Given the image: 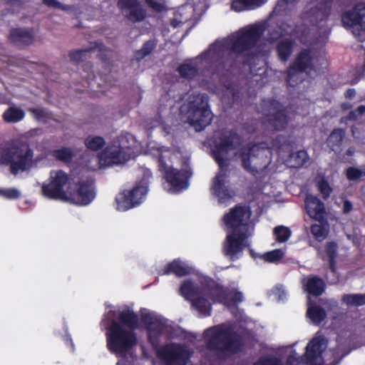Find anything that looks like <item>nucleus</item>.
<instances>
[{"mask_svg":"<svg viewBox=\"0 0 365 365\" xmlns=\"http://www.w3.org/2000/svg\"><path fill=\"white\" fill-rule=\"evenodd\" d=\"M262 32L257 26L242 29L231 40L228 53L222 44L212 43L198 58L208 65L212 75L227 77L236 70L255 63L257 55L251 50L256 46Z\"/></svg>","mask_w":365,"mask_h":365,"instance_id":"f257e3e1","label":"nucleus"},{"mask_svg":"<svg viewBox=\"0 0 365 365\" xmlns=\"http://www.w3.org/2000/svg\"><path fill=\"white\" fill-rule=\"evenodd\" d=\"M242 141V136L235 130L231 129L222 132L212 143V155L220 171L213 179L211 189L220 204L227 202L232 197L230 187L225 185L229 172L227 156L230 151L240 148Z\"/></svg>","mask_w":365,"mask_h":365,"instance_id":"f03ea898","label":"nucleus"},{"mask_svg":"<svg viewBox=\"0 0 365 365\" xmlns=\"http://www.w3.org/2000/svg\"><path fill=\"white\" fill-rule=\"evenodd\" d=\"M292 148L289 138L284 135H277L270 144L266 142L248 143L238 151L242 168L247 173L256 175L266 169L272 161V151L278 155L288 153Z\"/></svg>","mask_w":365,"mask_h":365,"instance_id":"7ed1b4c3","label":"nucleus"},{"mask_svg":"<svg viewBox=\"0 0 365 365\" xmlns=\"http://www.w3.org/2000/svg\"><path fill=\"white\" fill-rule=\"evenodd\" d=\"M207 347L211 351H228L237 354L242 351L244 342L242 336L230 325L219 324L205 331Z\"/></svg>","mask_w":365,"mask_h":365,"instance_id":"20e7f679","label":"nucleus"},{"mask_svg":"<svg viewBox=\"0 0 365 365\" xmlns=\"http://www.w3.org/2000/svg\"><path fill=\"white\" fill-rule=\"evenodd\" d=\"M34 150L27 141L16 140L2 148L0 160L2 164L10 166L13 175L19 171H26L32 166Z\"/></svg>","mask_w":365,"mask_h":365,"instance_id":"39448f33","label":"nucleus"},{"mask_svg":"<svg viewBox=\"0 0 365 365\" xmlns=\"http://www.w3.org/2000/svg\"><path fill=\"white\" fill-rule=\"evenodd\" d=\"M106 346L112 354L125 357L138 344L135 331L128 330L115 319H112L106 329Z\"/></svg>","mask_w":365,"mask_h":365,"instance_id":"423d86ee","label":"nucleus"},{"mask_svg":"<svg viewBox=\"0 0 365 365\" xmlns=\"http://www.w3.org/2000/svg\"><path fill=\"white\" fill-rule=\"evenodd\" d=\"M180 110L186 111L188 123L197 132L202 131L210 125L214 116L209 106V97L205 93L194 96L180 108Z\"/></svg>","mask_w":365,"mask_h":365,"instance_id":"0eeeda50","label":"nucleus"},{"mask_svg":"<svg viewBox=\"0 0 365 365\" xmlns=\"http://www.w3.org/2000/svg\"><path fill=\"white\" fill-rule=\"evenodd\" d=\"M157 163L158 171L168 183L170 192H178L187 188L188 180L192 175L190 170H179L173 168L170 158L163 153L158 156Z\"/></svg>","mask_w":365,"mask_h":365,"instance_id":"6e6552de","label":"nucleus"},{"mask_svg":"<svg viewBox=\"0 0 365 365\" xmlns=\"http://www.w3.org/2000/svg\"><path fill=\"white\" fill-rule=\"evenodd\" d=\"M262 112L272 130L286 129L289 123L287 108L274 98H264L261 103Z\"/></svg>","mask_w":365,"mask_h":365,"instance_id":"1a4fd4ad","label":"nucleus"},{"mask_svg":"<svg viewBox=\"0 0 365 365\" xmlns=\"http://www.w3.org/2000/svg\"><path fill=\"white\" fill-rule=\"evenodd\" d=\"M314 54L310 48L302 49L287 69L286 81L291 87L302 82L301 74L314 70Z\"/></svg>","mask_w":365,"mask_h":365,"instance_id":"9d476101","label":"nucleus"},{"mask_svg":"<svg viewBox=\"0 0 365 365\" xmlns=\"http://www.w3.org/2000/svg\"><path fill=\"white\" fill-rule=\"evenodd\" d=\"M341 23L344 28L351 29L360 42L365 41V2L356 3L341 14Z\"/></svg>","mask_w":365,"mask_h":365,"instance_id":"9b49d317","label":"nucleus"},{"mask_svg":"<svg viewBox=\"0 0 365 365\" xmlns=\"http://www.w3.org/2000/svg\"><path fill=\"white\" fill-rule=\"evenodd\" d=\"M70 180V176L61 170L51 171L49 182L42 185V195L50 200L67 201L69 191L65 190L64 188Z\"/></svg>","mask_w":365,"mask_h":365,"instance_id":"f8f14e48","label":"nucleus"},{"mask_svg":"<svg viewBox=\"0 0 365 365\" xmlns=\"http://www.w3.org/2000/svg\"><path fill=\"white\" fill-rule=\"evenodd\" d=\"M324 347L323 339H312L307 345L305 352L302 356L289 354L287 359V365H322V353Z\"/></svg>","mask_w":365,"mask_h":365,"instance_id":"ddd939ff","label":"nucleus"},{"mask_svg":"<svg viewBox=\"0 0 365 365\" xmlns=\"http://www.w3.org/2000/svg\"><path fill=\"white\" fill-rule=\"evenodd\" d=\"M247 230H232L222 245V253L230 260L235 262L243 255V251L250 247Z\"/></svg>","mask_w":365,"mask_h":365,"instance_id":"4468645a","label":"nucleus"},{"mask_svg":"<svg viewBox=\"0 0 365 365\" xmlns=\"http://www.w3.org/2000/svg\"><path fill=\"white\" fill-rule=\"evenodd\" d=\"M148 193V183L139 181L131 190H125L115 197L117 210L127 211L139 205Z\"/></svg>","mask_w":365,"mask_h":365,"instance_id":"2eb2a0df","label":"nucleus"},{"mask_svg":"<svg viewBox=\"0 0 365 365\" xmlns=\"http://www.w3.org/2000/svg\"><path fill=\"white\" fill-rule=\"evenodd\" d=\"M158 357L166 365H186L190 355L180 344L170 343L157 350Z\"/></svg>","mask_w":365,"mask_h":365,"instance_id":"dca6fc26","label":"nucleus"},{"mask_svg":"<svg viewBox=\"0 0 365 365\" xmlns=\"http://www.w3.org/2000/svg\"><path fill=\"white\" fill-rule=\"evenodd\" d=\"M251 214V210L249 206L237 204L223 216V222L228 229L232 230H247V232L248 221Z\"/></svg>","mask_w":365,"mask_h":365,"instance_id":"f3484780","label":"nucleus"},{"mask_svg":"<svg viewBox=\"0 0 365 365\" xmlns=\"http://www.w3.org/2000/svg\"><path fill=\"white\" fill-rule=\"evenodd\" d=\"M200 293L207 297L213 304L228 306V298L232 291L212 278L202 283Z\"/></svg>","mask_w":365,"mask_h":365,"instance_id":"a211bd4d","label":"nucleus"},{"mask_svg":"<svg viewBox=\"0 0 365 365\" xmlns=\"http://www.w3.org/2000/svg\"><path fill=\"white\" fill-rule=\"evenodd\" d=\"M95 186L89 180L79 181L76 184V190L68 192V200L78 205H88L95 198Z\"/></svg>","mask_w":365,"mask_h":365,"instance_id":"6ab92c4d","label":"nucleus"},{"mask_svg":"<svg viewBox=\"0 0 365 365\" xmlns=\"http://www.w3.org/2000/svg\"><path fill=\"white\" fill-rule=\"evenodd\" d=\"M8 41L15 47L23 49L35 42V31L32 27L11 28Z\"/></svg>","mask_w":365,"mask_h":365,"instance_id":"aec40b11","label":"nucleus"},{"mask_svg":"<svg viewBox=\"0 0 365 365\" xmlns=\"http://www.w3.org/2000/svg\"><path fill=\"white\" fill-rule=\"evenodd\" d=\"M129 148H123L120 145H112L107 147L102 153V158L108 165L125 163L130 157L128 152Z\"/></svg>","mask_w":365,"mask_h":365,"instance_id":"412c9836","label":"nucleus"},{"mask_svg":"<svg viewBox=\"0 0 365 365\" xmlns=\"http://www.w3.org/2000/svg\"><path fill=\"white\" fill-rule=\"evenodd\" d=\"M304 203L307 213L311 218L322 220L325 216L324 204L317 197L307 195Z\"/></svg>","mask_w":365,"mask_h":365,"instance_id":"4be33fe9","label":"nucleus"},{"mask_svg":"<svg viewBox=\"0 0 365 365\" xmlns=\"http://www.w3.org/2000/svg\"><path fill=\"white\" fill-rule=\"evenodd\" d=\"M294 46V41L289 38L279 40L275 46L278 59L283 63L287 62L292 56Z\"/></svg>","mask_w":365,"mask_h":365,"instance_id":"5701e85b","label":"nucleus"},{"mask_svg":"<svg viewBox=\"0 0 365 365\" xmlns=\"http://www.w3.org/2000/svg\"><path fill=\"white\" fill-rule=\"evenodd\" d=\"M190 273V268L180 259H175L168 263L162 270V274L168 275L173 274L178 277L188 275Z\"/></svg>","mask_w":365,"mask_h":365,"instance_id":"b1692460","label":"nucleus"},{"mask_svg":"<svg viewBox=\"0 0 365 365\" xmlns=\"http://www.w3.org/2000/svg\"><path fill=\"white\" fill-rule=\"evenodd\" d=\"M117 322L128 330H133V331H135L139 327L138 314L129 309L123 310L119 313L118 321Z\"/></svg>","mask_w":365,"mask_h":365,"instance_id":"393cba45","label":"nucleus"},{"mask_svg":"<svg viewBox=\"0 0 365 365\" xmlns=\"http://www.w3.org/2000/svg\"><path fill=\"white\" fill-rule=\"evenodd\" d=\"M304 286L305 291L309 294L314 297L322 295L326 288L325 282L318 276L308 277Z\"/></svg>","mask_w":365,"mask_h":365,"instance_id":"a878e982","label":"nucleus"},{"mask_svg":"<svg viewBox=\"0 0 365 365\" xmlns=\"http://www.w3.org/2000/svg\"><path fill=\"white\" fill-rule=\"evenodd\" d=\"M291 145L292 146V143L290 141ZM292 147L288 153H284L282 156H284L285 154H288V158L286 160V163L288 166L294 168H299L302 167L308 160L309 155L306 150H301L297 152L293 153L292 152Z\"/></svg>","mask_w":365,"mask_h":365,"instance_id":"bb28decb","label":"nucleus"},{"mask_svg":"<svg viewBox=\"0 0 365 365\" xmlns=\"http://www.w3.org/2000/svg\"><path fill=\"white\" fill-rule=\"evenodd\" d=\"M345 137V130L342 128H334L327 140V146L334 153H339Z\"/></svg>","mask_w":365,"mask_h":365,"instance_id":"cd10ccee","label":"nucleus"},{"mask_svg":"<svg viewBox=\"0 0 365 365\" xmlns=\"http://www.w3.org/2000/svg\"><path fill=\"white\" fill-rule=\"evenodd\" d=\"M191 306L200 314L202 317H210L212 314V304L202 296H197L191 300Z\"/></svg>","mask_w":365,"mask_h":365,"instance_id":"c85d7f7f","label":"nucleus"},{"mask_svg":"<svg viewBox=\"0 0 365 365\" xmlns=\"http://www.w3.org/2000/svg\"><path fill=\"white\" fill-rule=\"evenodd\" d=\"M319 223L312 224L310 231L315 240L319 242L324 240L329 233V225L327 217H322V220H316Z\"/></svg>","mask_w":365,"mask_h":365,"instance_id":"c756f323","label":"nucleus"},{"mask_svg":"<svg viewBox=\"0 0 365 365\" xmlns=\"http://www.w3.org/2000/svg\"><path fill=\"white\" fill-rule=\"evenodd\" d=\"M267 0H232L231 9L237 12L252 10L262 6Z\"/></svg>","mask_w":365,"mask_h":365,"instance_id":"7c9ffc66","label":"nucleus"},{"mask_svg":"<svg viewBox=\"0 0 365 365\" xmlns=\"http://www.w3.org/2000/svg\"><path fill=\"white\" fill-rule=\"evenodd\" d=\"M25 117L23 109L14 106L9 107L2 114V119L7 123H16L21 121Z\"/></svg>","mask_w":365,"mask_h":365,"instance_id":"2f4dec72","label":"nucleus"},{"mask_svg":"<svg viewBox=\"0 0 365 365\" xmlns=\"http://www.w3.org/2000/svg\"><path fill=\"white\" fill-rule=\"evenodd\" d=\"M324 4H319L309 11L310 16H316V23L326 20L329 14L331 4L334 0H322Z\"/></svg>","mask_w":365,"mask_h":365,"instance_id":"473e14b6","label":"nucleus"},{"mask_svg":"<svg viewBox=\"0 0 365 365\" xmlns=\"http://www.w3.org/2000/svg\"><path fill=\"white\" fill-rule=\"evenodd\" d=\"M324 252L329 261V269L331 272L335 274L336 272V258L338 254L337 243L334 241L327 242L324 246Z\"/></svg>","mask_w":365,"mask_h":365,"instance_id":"72a5a7b5","label":"nucleus"},{"mask_svg":"<svg viewBox=\"0 0 365 365\" xmlns=\"http://www.w3.org/2000/svg\"><path fill=\"white\" fill-rule=\"evenodd\" d=\"M307 316L315 325H319L327 317V312L319 305L311 304L307 310Z\"/></svg>","mask_w":365,"mask_h":365,"instance_id":"f704fd0d","label":"nucleus"},{"mask_svg":"<svg viewBox=\"0 0 365 365\" xmlns=\"http://www.w3.org/2000/svg\"><path fill=\"white\" fill-rule=\"evenodd\" d=\"M250 254L254 259L257 257L262 258L265 262H277L282 259L284 257V252L280 249H276L269 252H267L263 255L255 253L253 250H250Z\"/></svg>","mask_w":365,"mask_h":365,"instance_id":"c9c22d12","label":"nucleus"},{"mask_svg":"<svg viewBox=\"0 0 365 365\" xmlns=\"http://www.w3.org/2000/svg\"><path fill=\"white\" fill-rule=\"evenodd\" d=\"M180 292L186 300L190 302L200 293L197 287L191 280H185L181 284Z\"/></svg>","mask_w":365,"mask_h":365,"instance_id":"e433bc0d","label":"nucleus"},{"mask_svg":"<svg viewBox=\"0 0 365 365\" xmlns=\"http://www.w3.org/2000/svg\"><path fill=\"white\" fill-rule=\"evenodd\" d=\"M86 147L92 151L101 150L106 145L105 139L98 135H88L84 140Z\"/></svg>","mask_w":365,"mask_h":365,"instance_id":"4c0bfd02","label":"nucleus"},{"mask_svg":"<svg viewBox=\"0 0 365 365\" xmlns=\"http://www.w3.org/2000/svg\"><path fill=\"white\" fill-rule=\"evenodd\" d=\"M181 78L191 80L196 77L198 74V68L191 63H182L177 68Z\"/></svg>","mask_w":365,"mask_h":365,"instance_id":"58836bf2","label":"nucleus"},{"mask_svg":"<svg viewBox=\"0 0 365 365\" xmlns=\"http://www.w3.org/2000/svg\"><path fill=\"white\" fill-rule=\"evenodd\" d=\"M341 300L349 306L360 307L365 305L364 294H345Z\"/></svg>","mask_w":365,"mask_h":365,"instance_id":"ea45409f","label":"nucleus"},{"mask_svg":"<svg viewBox=\"0 0 365 365\" xmlns=\"http://www.w3.org/2000/svg\"><path fill=\"white\" fill-rule=\"evenodd\" d=\"M155 43L152 40L145 41L140 49L137 50L134 53L136 61H141L145 57L150 55L155 48Z\"/></svg>","mask_w":365,"mask_h":365,"instance_id":"a19ab883","label":"nucleus"},{"mask_svg":"<svg viewBox=\"0 0 365 365\" xmlns=\"http://www.w3.org/2000/svg\"><path fill=\"white\" fill-rule=\"evenodd\" d=\"M52 155L58 160L68 163H70L74 154L71 148L68 147H63L60 149L54 150L52 152Z\"/></svg>","mask_w":365,"mask_h":365,"instance_id":"79ce46f5","label":"nucleus"},{"mask_svg":"<svg viewBox=\"0 0 365 365\" xmlns=\"http://www.w3.org/2000/svg\"><path fill=\"white\" fill-rule=\"evenodd\" d=\"M273 234L278 242H285L291 236V230L287 227L280 225L274 228Z\"/></svg>","mask_w":365,"mask_h":365,"instance_id":"37998d69","label":"nucleus"},{"mask_svg":"<svg viewBox=\"0 0 365 365\" xmlns=\"http://www.w3.org/2000/svg\"><path fill=\"white\" fill-rule=\"evenodd\" d=\"M253 365H284L282 359L275 355L260 356Z\"/></svg>","mask_w":365,"mask_h":365,"instance_id":"c03bdc74","label":"nucleus"},{"mask_svg":"<svg viewBox=\"0 0 365 365\" xmlns=\"http://www.w3.org/2000/svg\"><path fill=\"white\" fill-rule=\"evenodd\" d=\"M127 17L132 22H139L145 18V11L138 3V6H135V7L130 9Z\"/></svg>","mask_w":365,"mask_h":365,"instance_id":"a18cd8bd","label":"nucleus"},{"mask_svg":"<svg viewBox=\"0 0 365 365\" xmlns=\"http://www.w3.org/2000/svg\"><path fill=\"white\" fill-rule=\"evenodd\" d=\"M93 50V48H87L84 49L73 50L68 53V57L70 61L78 64L83 61L86 53L91 52Z\"/></svg>","mask_w":365,"mask_h":365,"instance_id":"49530a36","label":"nucleus"},{"mask_svg":"<svg viewBox=\"0 0 365 365\" xmlns=\"http://www.w3.org/2000/svg\"><path fill=\"white\" fill-rule=\"evenodd\" d=\"M317 188L322 195L324 200H327L332 192V188L329 185V182L324 178L317 182Z\"/></svg>","mask_w":365,"mask_h":365,"instance_id":"de8ad7c7","label":"nucleus"},{"mask_svg":"<svg viewBox=\"0 0 365 365\" xmlns=\"http://www.w3.org/2000/svg\"><path fill=\"white\" fill-rule=\"evenodd\" d=\"M165 327V322L160 318L152 326H150V327H147V331L149 333L161 336L163 334Z\"/></svg>","mask_w":365,"mask_h":365,"instance_id":"09e8293b","label":"nucleus"},{"mask_svg":"<svg viewBox=\"0 0 365 365\" xmlns=\"http://www.w3.org/2000/svg\"><path fill=\"white\" fill-rule=\"evenodd\" d=\"M346 177L350 181L359 180L360 178L365 176V171H362L360 169L355 167H349L346 168Z\"/></svg>","mask_w":365,"mask_h":365,"instance_id":"8fccbe9b","label":"nucleus"},{"mask_svg":"<svg viewBox=\"0 0 365 365\" xmlns=\"http://www.w3.org/2000/svg\"><path fill=\"white\" fill-rule=\"evenodd\" d=\"M295 1L296 0H279L274 7L272 14L273 15H282L287 10L288 4Z\"/></svg>","mask_w":365,"mask_h":365,"instance_id":"3c124183","label":"nucleus"},{"mask_svg":"<svg viewBox=\"0 0 365 365\" xmlns=\"http://www.w3.org/2000/svg\"><path fill=\"white\" fill-rule=\"evenodd\" d=\"M0 195L9 200H15L18 199L21 194L16 188H9L0 189Z\"/></svg>","mask_w":365,"mask_h":365,"instance_id":"603ef678","label":"nucleus"},{"mask_svg":"<svg viewBox=\"0 0 365 365\" xmlns=\"http://www.w3.org/2000/svg\"><path fill=\"white\" fill-rule=\"evenodd\" d=\"M138 0H118L117 3L118 7L123 11L125 9H130L135 6L138 5Z\"/></svg>","mask_w":365,"mask_h":365,"instance_id":"864d4df0","label":"nucleus"},{"mask_svg":"<svg viewBox=\"0 0 365 365\" xmlns=\"http://www.w3.org/2000/svg\"><path fill=\"white\" fill-rule=\"evenodd\" d=\"M160 336L158 334H154L152 333L148 334V341L150 344L153 349L157 353V350L159 349L161 346H160Z\"/></svg>","mask_w":365,"mask_h":365,"instance_id":"5fc2aeb1","label":"nucleus"},{"mask_svg":"<svg viewBox=\"0 0 365 365\" xmlns=\"http://www.w3.org/2000/svg\"><path fill=\"white\" fill-rule=\"evenodd\" d=\"M232 293L230 294L228 298V305L230 304H238L243 301V294L241 292L237 290H231Z\"/></svg>","mask_w":365,"mask_h":365,"instance_id":"6e6d98bb","label":"nucleus"},{"mask_svg":"<svg viewBox=\"0 0 365 365\" xmlns=\"http://www.w3.org/2000/svg\"><path fill=\"white\" fill-rule=\"evenodd\" d=\"M287 31L285 28V24H282L280 25H278L275 29L272 31L270 32V35L272 36V38L273 39H277L284 36L285 34H287Z\"/></svg>","mask_w":365,"mask_h":365,"instance_id":"4d7b16f0","label":"nucleus"},{"mask_svg":"<svg viewBox=\"0 0 365 365\" xmlns=\"http://www.w3.org/2000/svg\"><path fill=\"white\" fill-rule=\"evenodd\" d=\"M141 317L142 321L145 325L146 328L152 326L154 323L156 322L157 320L160 319L150 313L143 314Z\"/></svg>","mask_w":365,"mask_h":365,"instance_id":"13d9d810","label":"nucleus"},{"mask_svg":"<svg viewBox=\"0 0 365 365\" xmlns=\"http://www.w3.org/2000/svg\"><path fill=\"white\" fill-rule=\"evenodd\" d=\"M364 113L365 106L361 105L359 106L356 110H351L347 115V118L351 120H356L358 117L362 115Z\"/></svg>","mask_w":365,"mask_h":365,"instance_id":"bf43d9fd","label":"nucleus"},{"mask_svg":"<svg viewBox=\"0 0 365 365\" xmlns=\"http://www.w3.org/2000/svg\"><path fill=\"white\" fill-rule=\"evenodd\" d=\"M30 111L38 120H41L47 118V113L44 108H31Z\"/></svg>","mask_w":365,"mask_h":365,"instance_id":"052dcab7","label":"nucleus"},{"mask_svg":"<svg viewBox=\"0 0 365 365\" xmlns=\"http://www.w3.org/2000/svg\"><path fill=\"white\" fill-rule=\"evenodd\" d=\"M42 3L43 4L48 7H53L56 9H60L61 10H66V6L61 4L58 0H43Z\"/></svg>","mask_w":365,"mask_h":365,"instance_id":"680f3d73","label":"nucleus"},{"mask_svg":"<svg viewBox=\"0 0 365 365\" xmlns=\"http://www.w3.org/2000/svg\"><path fill=\"white\" fill-rule=\"evenodd\" d=\"M93 48V50L96 48H99V53L98 54V56L102 61L106 62L108 60V57L104 53V52L107 51V48L103 43H95V46Z\"/></svg>","mask_w":365,"mask_h":365,"instance_id":"e2e57ef3","label":"nucleus"},{"mask_svg":"<svg viewBox=\"0 0 365 365\" xmlns=\"http://www.w3.org/2000/svg\"><path fill=\"white\" fill-rule=\"evenodd\" d=\"M146 4L156 11H162L164 9V5L157 0H145Z\"/></svg>","mask_w":365,"mask_h":365,"instance_id":"0e129e2a","label":"nucleus"},{"mask_svg":"<svg viewBox=\"0 0 365 365\" xmlns=\"http://www.w3.org/2000/svg\"><path fill=\"white\" fill-rule=\"evenodd\" d=\"M353 210V205L349 200H344L342 210L343 212L346 214L350 212Z\"/></svg>","mask_w":365,"mask_h":365,"instance_id":"69168bd1","label":"nucleus"},{"mask_svg":"<svg viewBox=\"0 0 365 365\" xmlns=\"http://www.w3.org/2000/svg\"><path fill=\"white\" fill-rule=\"evenodd\" d=\"M356 96V91L354 88H348L345 93L344 96L346 98L351 99Z\"/></svg>","mask_w":365,"mask_h":365,"instance_id":"338daca9","label":"nucleus"},{"mask_svg":"<svg viewBox=\"0 0 365 365\" xmlns=\"http://www.w3.org/2000/svg\"><path fill=\"white\" fill-rule=\"evenodd\" d=\"M151 177H152V173L150 172V170H145L144 171L143 178L140 181L145 180L147 182V183L148 184V179L150 178H151Z\"/></svg>","mask_w":365,"mask_h":365,"instance_id":"774afa93","label":"nucleus"}]
</instances>
